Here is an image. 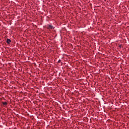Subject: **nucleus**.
<instances>
[{"mask_svg":"<svg viewBox=\"0 0 129 129\" xmlns=\"http://www.w3.org/2000/svg\"><path fill=\"white\" fill-rule=\"evenodd\" d=\"M58 63H61V60H58Z\"/></svg>","mask_w":129,"mask_h":129,"instance_id":"obj_4","label":"nucleus"},{"mask_svg":"<svg viewBox=\"0 0 129 129\" xmlns=\"http://www.w3.org/2000/svg\"><path fill=\"white\" fill-rule=\"evenodd\" d=\"M11 42H12V40H11V39H7V44H10Z\"/></svg>","mask_w":129,"mask_h":129,"instance_id":"obj_2","label":"nucleus"},{"mask_svg":"<svg viewBox=\"0 0 129 129\" xmlns=\"http://www.w3.org/2000/svg\"><path fill=\"white\" fill-rule=\"evenodd\" d=\"M47 29L48 30H53V29H55V27H54L53 26H52L51 25H47Z\"/></svg>","mask_w":129,"mask_h":129,"instance_id":"obj_1","label":"nucleus"},{"mask_svg":"<svg viewBox=\"0 0 129 129\" xmlns=\"http://www.w3.org/2000/svg\"><path fill=\"white\" fill-rule=\"evenodd\" d=\"M2 104H3V105H7V104H8L7 102H2Z\"/></svg>","mask_w":129,"mask_h":129,"instance_id":"obj_3","label":"nucleus"}]
</instances>
